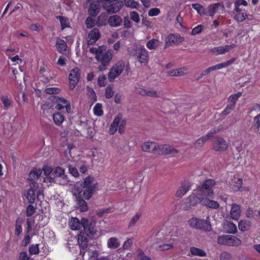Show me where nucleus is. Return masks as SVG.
Returning a JSON list of instances; mask_svg holds the SVG:
<instances>
[{"label":"nucleus","instance_id":"b1692460","mask_svg":"<svg viewBox=\"0 0 260 260\" xmlns=\"http://www.w3.org/2000/svg\"><path fill=\"white\" fill-rule=\"evenodd\" d=\"M55 47L59 53L62 54L66 53L68 46L66 42L64 40L57 38L55 43Z\"/></svg>","mask_w":260,"mask_h":260},{"label":"nucleus","instance_id":"f03ea898","mask_svg":"<svg viewBox=\"0 0 260 260\" xmlns=\"http://www.w3.org/2000/svg\"><path fill=\"white\" fill-rule=\"evenodd\" d=\"M89 52L95 54L96 60L101 62L104 66H107L112 58L111 51H106L104 47H91L89 49Z\"/></svg>","mask_w":260,"mask_h":260},{"label":"nucleus","instance_id":"3c124183","mask_svg":"<svg viewBox=\"0 0 260 260\" xmlns=\"http://www.w3.org/2000/svg\"><path fill=\"white\" fill-rule=\"evenodd\" d=\"M114 94V92L113 91V88L111 85H108L106 89L105 95L107 99H110L112 98Z\"/></svg>","mask_w":260,"mask_h":260},{"label":"nucleus","instance_id":"4be33fe9","mask_svg":"<svg viewBox=\"0 0 260 260\" xmlns=\"http://www.w3.org/2000/svg\"><path fill=\"white\" fill-rule=\"evenodd\" d=\"M68 224L72 230H78L82 227V219L80 221L77 217H72L69 218Z\"/></svg>","mask_w":260,"mask_h":260},{"label":"nucleus","instance_id":"a878e982","mask_svg":"<svg viewBox=\"0 0 260 260\" xmlns=\"http://www.w3.org/2000/svg\"><path fill=\"white\" fill-rule=\"evenodd\" d=\"M209 197H204L203 200V205L208 208L216 209L219 207V203L214 200L209 199Z\"/></svg>","mask_w":260,"mask_h":260},{"label":"nucleus","instance_id":"680f3d73","mask_svg":"<svg viewBox=\"0 0 260 260\" xmlns=\"http://www.w3.org/2000/svg\"><path fill=\"white\" fill-rule=\"evenodd\" d=\"M133 242V239H128L123 244V248L125 250L130 249Z\"/></svg>","mask_w":260,"mask_h":260},{"label":"nucleus","instance_id":"58836bf2","mask_svg":"<svg viewBox=\"0 0 260 260\" xmlns=\"http://www.w3.org/2000/svg\"><path fill=\"white\" fill-rule=\"evenodd\" d=\"M226 232L229 234H235L237 231V228L235 224L231 222H227L225 224Z\"/></svg>","mask_w":260,"mask_h":260},{"label":"nucleus","instance_id":"c756f323","mask_svg":"<svg viewBox=\"0 0 260 260\" xmlns=\"http://www.w3.org/2000/svg\"><path fill=\"white\" fill-rule=\"evenodd\" d=\"M155 144L156 143L153 142L148 141L143 144L141 148L143 151L153 153L156 147Z\"/></svg>","mask_w":260,"mask_h":260},{"label":"nucleus","instance_id":"c85d7f7f","mask_svg":"<svg viewBox=\"0 0 260 260\" xmlns=\"http://www.w3.org/2000/svg\"><path fill=\"white\" fill-rule=\"evenodd\" d=\"M242 180L240 178L234 177L230 183V187L234 191H238L242 187Z\"/></svg>","mask_w":260,"mask_h":260},{"label":"nucleus","instance_id":"9b49d317","mask_svg":"<svg viewBox=\"0 0 260 260\" xmlns=\"http://www.w3.org/2000/svg\"><path fill=\"white\" fill-rule=\"evenodd\" d=\"M95 224L94 221H89L84 218H82V227L86 235L90 238H93L96 234V230L95 228Z\"/></svg>","mask_w":260,"mask_h":260},{"label":"nucleus","instance_id":"37998d69","mask_svg":"<svg viewBox=\"0 0 260 260\" xmlns=\"http://www.w3.org/2000/svg\"><path fill=\"white\" fill-rule=\"evenodd\" d=\"M53 119L54 122L56 125H60L64 121V117L60 113L56 112L53 114Z\"/></svg>","mask_w":260,"mask_h":260},{"label":"nucleus","instance_id":"412c9836","mask_svg":"<svg viewBox=\"0 0 260 260\" xmlns=\"http://www.w3.org/2000/svg\"><path fill=\"white\" fill-rule=\"evenodd\" d=\"M190 189V185L189 183L187 181L183 182L177 189L176 192V196L177 198H181L186 194Z\"/></svg>","mask_w":260,"mask_h":260},{"label":"nucleus","instance_id":"f704fd0d","mask_svg":"<svg viewBox=\"0 0 260 260\" xmlns=\"http://www.w3.org/2000/svg\"><path fill=\"white\" fill-rule=\"evenodd\" d=\"M190 252L193 256L204 257L207 255L206 252L204 250L196 247H191L190 248Z\"/></svg>","mask_w":260,"mask_h":260},{"label":"nucleus","instance_id":"5fc2aeb1","mask_svg":"<svg viewBox=\"0 0 260 260\" xmlns=\"http://www.w3.org/2000/svg\"><path fill=\"white\" fill-rule=\"evenodd\" d=\"M60 91L57 87H49L45 89L44 92L47 94H53L58 93Z\"/></svg>","mask_w":260,"mask_h":260},{"label":"nucleus","instance_id":"423d86ee","mask_svg":"<svg viewBox=\"0 0 260 260\" xmlns=\"http://www.w3.org/2000/svg\"><path fill=\"white\" fill-rule=\"evenodd\" d=\"M218 244L229 246H238L241 244V240L232 235H221L217 239Z\"/></svg>","mask_w":260,"mask_h":260},{"label":"nucleus","instance_id":"6ab92c4d","mask_svg":"<svg viewBox=\"0 0 260 260\" xmlns=\"http://www.w3.org/2000/svg\"><path fill=\"white\" fill-rule=\"evenodd\" d=\"M122 119V116L121 115H118L114 119L113 122L110 125L109 128V133L111 135H113L117 130V127L121 122L120 126H123L125 122L124 120L121 121Z\"/></svg>","mask_w":260,"mask_h":260},{"label":"nucleus","instance_id":"cd10ccee","mask_svg":"<svg viewBox=\"0 0 260 260\" xmlns=\"http://www.w3.org/2000/svg\"><path fill=\"white\" fill-rule=\"evenodd\" d=\"M100 5L93 2L90 4L88 12L90 16L94 17L100 13Z\"/></svg>","mask_w":260,"mask_h":260},{"label":"nucleus","instance_id":"1a4fd4ad","mask_svg":"<svg viewBox=\"0 0 260 260\" xmlns=\"http://www.w3.org/2000/svg\"><path fill=\"white\" fill-rule=\"evenodd\" d=\"M155 146L153 153L155 154H175L179 152L178 150L168 145H158L156 144Z\"/></svg>","mask_w":260,"mask_h":260},{"label":"nucleus","instance_id":"ea45409f","mask_svg":"<svg viewBox=\"0 0 260 260\" xmlns=\"http://www.w3.org/2000/svg\"><path fill=\"white\" fill-rule=\"evenodd\" d=\"M209 139L206 135L199 138L194 143V146L196 148L202 147L204 144Z\"/></svg>","mask_w":260,"mask_h":260},{"label":"nucleus","instance_id":"a18cd8bd","mask_svg":"<svg viewBox=\"0 0 260 260\" xmlns=\"http://www.w3.org/2000/svg\"><path fill=\"white\" fill-rule=\"evenodd\" d=\"M141 213H137L135 215H134L132 218L131 219L129 224H128V229H130L131 228L134 226L135 225L137 222L138 221V220L140 219V217H141Z\"/></svg>","mask_w":260,"mask_h":260},{"label":"nucleus","instance_id":"bf43d9fd","mask_svg":"<svg viewBox=\"0 0 260 260\" xmlns=\"http://www.w3.org/2000/svg\"><path fill=\"white\" fill-rule=\"evenodd\" d=\"M160 13V10L157 8H153L150 9L148 12V15L150 17L158 15Z\"/></svg>","mask_w":260,"mask_h":260},{"label":"nucleus","instance_id":"774afa93","mask_svg":"<svg viewBox=\"0 0 260 260\" xmlns=\"http://www.w3.org/2000/svg\"><path fill=\"white\" fill-rule=\"evenodd\" d=\"M220 260H232V255L226 252H223L220 254Z\"/></svg>","mask_w":260,"mask_h":260},{"label":"nucleus","instance_id":"473e14b6","mask_svg":"<svg viewBox=\"0 0 260 260\" xmlns=\"http://www.w3.org/2000/svg\"><path fill=\"white\" fill-rule=\"evenodd\" d=\"M221 6V4L219 3L210 5L208 7V10L206 12V15L213 16L215 13L217 12L218 7Z\"/></svg>","mask_w":260,"mask_h":260},{"label":"nucleus","instance_id":"338daca9","mask_svg":"<svg viewBox=\"0 0 260 260\" xmlns=\"http://www.w3.org/2000/svg\"><path fill=\"white\" fill-rule=\"evenodd\" d=\"M253 125L256 128L260 127V113L253 118Z\"/></svg>","mask_w":260,"mask_h":260},{"label":"nucleus","instance_id":"6e6552de","mask_svg":"<svg viewBox=\"0 0 260 260\" xmlns=\"http://www.w3.org/2000/svg\"><path fill=\"white\" fill-rule=\"evenodd\" d=\"M125 62L119 61L115 63L110 70L108 75V78L110 82H113L114 79L118 77L124 69Z\"/></svg>","mask_w":260,"mask_h":260},{"label":"nucleus","instance_id":"f257e3e1","mask_svg":"<svg viewBox=\"0 0 260 260\" xmlns=\"http://www.w3.org/2000/svg\"><path fill=\"white\" fill-rule=\"evenodd\" d=\"M96 182L93 177L88 176L85 178L80 185L82 189H80L78 187L74 186L72 189L73 194L80 193V196H83L85 197L86 200L89 199L93 193L96 187Z\"/></svg>","mask_w":260,"mask_h":260},{"label":"nucleus","instance_id":"39448f33","mask_svg":"<svg viewBox=\"0 0 260 260\" xmlns=\"http://www.w3.org/2000/svg\"><path fill=\"white\" fill-rule=\"evenodd\" d=\"M189 225L193 228L206 232L211 231V225L210 222L204 219L197 217H192L188 220Z\"/></svg>","mask_w":260,"mask_h":260},{"label":"nucleus","instance_id":"ddd939ff","mask_svg":"<svg viewBox=\"0 0 260 260\" xmlns=\"http://www.w3.org/2000/svg\"><path fill=\"white\" fill-rule=\"evenodd\" d=\"M228 147L226 141L222 138L216 137L214 139L212 143L213 150L216 151L222 152L225 151Z\"/></svg>","mask_w":260,"mask_h":260},{"label":"nucleus","instance_id":"393cba45","mask_svg":"<svg viewBox=\"0 0 260 260\" xmlns=\"http://www.w3.org/2000/svg\"><path fill=\"white\" fill-rule=\"evenodd\" d=\"M241 213V207L239 205L236 204L232 205L230 214L232 219L238 220L240 216Z\"/></svg>","mask_w":260,"mask_h":260},{"label":"nucleus","instance_id":"4c0bfd02","mask_svg":"<svg viewBox=\"0 0 260 260\" xmlns=\"http://www.w3.org/2000/svg\"><path fill=\"white\" fill-rule=\"evenodd\" d=\"M186 71V69L184 68L171 70L168 72V75L172 77L180 76L184 75Z\"/></svg>","mask_w":260,"mask_h":260},{"label":"nucleus","instance_id":"9d476101","mask_svg":"<svg viewBox=\"0 0 260 260\" xmlns=\"http://www.w3.org/2000/svg\"><path fill=\"white\" fill-rule=\"evenodd\" d=\"M52 175L60 185H64L69 182L68 176L64 174V170L61 167H56L53 170Z\"/></svg>","mask_w":260,"mask_h":260},{"label":"nucleus","instance_id":"aec40b11","mask_svg":"<svg viewBox=\"0 0 260 260\" xmlns=\"http://www.w3.org/2000/svg\"><path fill=\"white\" fill-rule=\"evenodd\" d=\"M122 23V18L117 15H113L109 17L108 24L113 27H118L121 25Z\"/></svg>","mask_w":260,"mask_h":260},{"label":"nucleus","instance_id":"c03bdc74","mask_svg":"<svg viewBox=\"0 0 260 260\" xmlns=\"http://www.w3.org/2000/svg\"><path fill=\"white\" fill-rule=\"evenodd\" d=\"M191 6L192 8L196 10L200 15H206L205 8L202 5L199 4H192Z\"/></svg>","mask_w":260,"mask_h":260},{"label":"nucleus","instance_id":"49530a36","mask_svg":"<svg viewBox=\"0 0 260 260\" xmlns=\"http://www.w3.org/2000/svg\"><path fill=\"white\" fill-rule=\"evenodd\" d=\"M247 17L248 16L246 13L240 12L235 15L234 19L237 22H241L245 20Z\"/></svg>","mask_w":260,"mask_h":260},{"label":"nucleus","instance_id":"603ef678","mask_svg":"<svg viewBox=\"0 0 260 260\" xmlns=\"http://www.w3.org/2000/svg\"><path fill=\"white\" fill-rule=\"evenodd\" d=\"M87 94L88 98L91 103H94L96 101V96L92 88H89L88 89Z\"/></svg>","mask_w":260,"mask_h":260},{"label":"nucleus","instance_id":"13d9d810","mask_svg":"<svg viewBox=\"0 0 260 260\" xmlns=\"http://www.w3.org/2000/svg\"><path fill=\"white\" fill-rule=\"evenodd\" d=\"M137 254L140 260H151V258L146 255L144 252L141 249L137 250Z\"/></svg>","mask_w":260,"mask_h":260},{"label":"nucleus","instance_id":"f3484780","mask_svg":"<svg viewBox=\"0 0 260 260\" xmlns=\"http://www.w3.org/2000/svg\"><path fill=\"white\" fill-rule=\"evenodd\" d=\"M137 60L141 63H147L149 61L148 51L144 46H140L136 56Z\"/></svg>","mask_w":260,"mask_h":260},{"label":"nucleus","instance_id":"7c9ffc66","mask_svg":"<svg viewBox=\"0 0 260 260\" xmlns=\"http://www.w3.org/2000/svg\"><path fill=\"white\" fill-rule=\"evenodd\" d=\"M56 18L59 21L62 30L70 27V21L67 17L57 16Z\"/></svg>","mask_w":260,"mask_h":260},{"label":"nucleus","instance_id":"20e7f679","mask_svg":"<svg viewBox=\"0 0 260 260\" xmlns=\"http://www.w3.org/2000/svg\"><path fill=\"white\" fill-rule=\"evenodd\" d=\"M215 181L211 179L205 180L203 183L199 186L197 189L198 192L202 194L204 197H212L214 194Z\"/></svg>","mask_w":260,"mask_h":260},{"label":"nucleus","instance_id":"69168bd1","mask_svg":"<svg viewBox=\"0 0 260 260\" xmlns=\"http://www.w3.org/2000/svg\"><path fill=\"white\" fill-rule=\"evenodd\" d=\"M69 171L70 174L74 177H77L79 176V173L77 169L75 167L71 166H69Z\"/></svg>","mask_w":260,"mask_h":260},{"label":"nucleus","instance_id":"79ce46f5","mask_svg":"<svg viewBox=\"0 0 260 260\" xmlns=\"http://www.w3.org/2000/svg\"><path fill=\"white\" fill-rule=\"evenodd\" d=\"M22 220L19 217L18 218L15 222L14 234L16 236L20 235L22 232V228L21 226Z\"/></svg>","mask_w":260,"mask_h":260},{"label":"nucleus","instance_id":"864d4df0","mask_svg":"<svg viewBox=\"0 0 260 260\" xmlns=\"http://www.w3.org/2000/svg\"><path fill=\"white\" fill-rule=\"evenodd\" d=\"M63 101L64 102V105L62 106H60V107H59V106H55V108L57 110H61L64 108H66V111L68 113H69L71 111V105H70V102L66 100V99L64 100H63Z\"/></svg>","mask_w":260,"mask_h":260},{"label":"nucleus","instance_id":"bb28decb","mask_svg":"<svg viewBox=\"0 0 260 260\" xmlns=\"http://www.w3.org/2000/svg\"><path fill=\"white\" fill-rule=\"evenodd\" d=\"M108 16L106 13H102L97 18L96 25L98 27L106 26L108 24Z\"/></svg>","mask_w":260,"mask_h":260},{"label":"nucleus","instance_id":"4d7b16f0","mask_svg":"<svg viewBox=\"0 0 260 260\" xmlns=\"http://www.w3.org/2000/svg\"><path fill=\"white\" fill-rule=\"evenodd\" d=\"M124 4L126 7L132 8H136L138 6V2L134 0H124Z\"/></svg>","mask_w":260,"mask_h":260},{"label":"nucleus","instance_id":"de8ad7c7","mask_svg":"<svg viewBox=\"0 0 260 260\" xmlns=\"http://www.w3.org/2000/svg\"><path fill=\"white\" fill-rule=\"evenodd\" d=\"M210 51L216 55L224 54L223 46L214 47L210 50Z\"/></svg>","mask_w":260,"mask_h":260},{"label":"nucleus","instance_id":"0e129e2a","mask_svg":"<svg viewBox=\"0 0 260 260\" xmlns=\"http://www.w3.org/2000/svg\"><path fill=\"white\" fill-rule=\"evenodd\" d=\"M35 212V207L31 205L27 206L26 209V215L27 217H30Z\"/></svg>","mask_w":260,"mask_h":260},{"label":"nucleus","instance_id":"5701e85b","mask_svg":"<svg viewBox=\"0 0 260 260\" xmlns=\"http://www.w3.org/2000/svg\"><path fill=\"white\" fill-rule=\"evenodd\" d=\"M136 91L138 93L142 95H147L150 97L155 98L160 97V94L158 93L157 91L154 90H147L143 88H137Z\"/></svg>","mask_w":260,"mask_h":260},{"label":"nucleus","instance_id":"a211bd4d","mask_svg":"<svg viewBox=\"0 0 260 260\" xmlns=\"http://www.w3.org/2000/svg\"><path fill=\"white\" fill-rule=\"evenodd\" d=\"M80 193L73 194L76 198V206L81 211L85 212L88 209L87 203L84 199L85 197L83 196H80Z\"/></svg>","mask_w":260,"mask_h":260},{"label":"nucleus","instance_id":"2eb2a0df","mask_svg":"<svg viewBox=\"0 0 260 260\" xmlns=\"http://www.w3.org/2000/svg\"><path fill=\"white\" fill-rule=\"evenodd\" d=\"M101 37V34L99 28L94 27L91 29L87 36L86 41L89 45H93Z\"/></svg>","mask_w":260,"mask_h":260},{"label":"nucleus","instance_id":"8fccbe9b","mask_svg":"<svg viewBox=\"0 0 260 260\" xmlns=\"http://www.w3.org/2000/svg\"><path fill=\"white\" fill-rule=\"evenodd\" d=\"M93 112L95 115L101 116L103 115V111L102 109V104L97 103L93 108Z\"/></svg>","mask_w":260,"mask_h":260},{"label":"nucleus","instance_id":"09e8293b","mask_svg":"<svg viewBox=\"0 0 260 260\" xmlns=\"http://www.w3.org/2000/svg\"><path fill=\"white\" fill-rule=\"evenodd\" d=\"M28 251L31 255H36L39 254L40 252L39 244H32L29 246L28 248Z\"/></svg>","mask_w":260,"mask_h":260},{"label":"nucleus","instance_id":"e433bc0d","mask_svg":"<svg viewBox=\"0 0 260 260\" xmlns=\"http://www.w3.org/2000/svg\"><path fill=\"white\" fill-rule=\"evenodd\" d=\"M251 226V222L247 220H242L238 223L239 229L242 232L248 231Z\"/></svg>","mask_w":260,"mask_h":260},{"label":"nucleus","instance_id":"c9c22d12","mask_svg":"<svg viewBox=\"0 0 260 260\" xmlns=\"http://www.w3.org/2000/svg\"><path fill=\"white\" fill-rule=\"evenodd\" d=\"M37 188L38 187L34 188L30 186V188L28 189L26 198L29 203H33L35 202L36 199L35 191Z\"/></svg>","mask_w":260,"mask_h":260},{"label":"nucleus","instance_id":"a19ab883","mask_svg":"<svg viewBox=\"0 0 260 260\" xmlns=\"http://www.w3.org/2000/svg\"><path fill=\"white\" fill-rule=\"evenodd\" d=\"M140 47L136 44H132L127 47V52L128 54L133 56H136L139 50Z\"/></svg>","mask_w":260,"mask_h":260},{"label":"nucleus","instance_id":"72a5a7b5","mask_svg":"<svg viewBox=\"0 0 260 260\" xmlns=\"http://www.w3.org/2000/svg\"><path fill=\"white\" fill-rule=\"evenodd\" d=\"M160 43L158 39H152L147 42L146 46L149 50H154L159 46Z\"/></svg>","mask_w":260,"mask_h":260},{"label":"nucleus","instance_id":"7ed1b4c3","mask_svg":"<svg viewBox=\"0 0 260 260\" xmlns=\"http://www.w3.org/2000/svg\"><path fill=\"white\" fill-rule=\"evenodd\" d=\"M109 14H115L119 11L123 6V2L118 0H98Z\"/></svg>","mask_w":260,"mask_h":260},{"label":"nucleus","instance_id":"0eeeda50","mask_svg":"<svg viewBox=\"0 0 260 260\" xmlns=\"http://www.w3.org/2000/svg\"><path fill=\"white\" fill-rule=\"evenodd\" d=\"M204 196L201 194L197 190H195L186 199V205L184 207L185 210H188L191 207L195 206L198 203H201L203 205V200Z\"/></svg>","mask_w":260,"mask_h":260},{"label":"nucleus","instance_id":"dca6fc26","mask_svg":"<svg viewBox=\"0 0 260 260\" xmlns=\"http://www.w3.org/2000/svg\"><path fill=\"white\" fill-rule=\"evenodd\" d=\"M184 41V38L179 34H171L165 39L164 49H166L170 46L176 43H182Z\"/></svg>","mask_w":260,"mask_h":260},{"label":"nucleus","instance_id":"2f4dec72","mask_svg":"<svg viewBox=\"0 0 260 260\" xmlns=\"http://www.w3.org/2000/svg\"><path fill=\"white\" fill-rule=\"evenodd\" d=\"M120 242L116 237H111L107 240V247L111 249H115L119 247Z\"/></svg>","mask_w":260,"mask_h":260},{"label":"nucleus","instance_id":"f8f14e48","mask_svg":"<svg viewBox=\"0 0 260 260\" xmlns=\"http://www.w3.org/2000/svg\"><path fill=\"white\" fill-rule=\"evenodd\" d=\"M42 173V171L40 169L34 168L31 170L28 174V181L29 183L30 186L32 187H38V183L36 182L41 175Z\"/></svg>","mask_w":260,"mask_h":260},{"label":"nucleus","instance_id":"4468645a","mask_svg":"<svg viewBox=\"0 0 260 260\" xmlns=\"http://www.w3.org/2000/svg\"><path fill=\"white\" fill-rule=\"evenodd\" d=\"M80 77V70L78 68L73 69L69 74L70 88L73 89L78 84Z\"/></svg>","mask_w":260,"mask_h":260},{"label":"nucleus","instance_id":"e2e57ef3","mask_svg":"<svg viewBox=\"0 0 260 260\" xmlns=\"http://www.w3.org/2000/svg\"><path fill=\"white\" fill-rule=\"evenodd\" d=\"M173 247V243H169V244H163L160 245L158 247V249L160 250H169Z\"/></svg>","mask_w":260,"mask_h":260},{"label":"nucleus","instance_id":"052dcab7","mask_svg":"<svg viewBox=\"0 0 260 260\" xmlns=\"http://www.w3.org/2000/svg\"><path fill=\"white\" fill-rule=\"evenodd\" d=\"M131 19L136 23L140 21V18L138 13L136 11H132L129 14Z\"/></svg>","mask_w":260,"mask_h":260},{"label":"nucleus","instance_id":"6e6d98bb","mask_svg":"<svg viewBox=\"0 0 260 260\" xmlns=\"http://www.w3.org/2000/svg\"><path fill=\"white\" fill-rule=\"evenodd\" d=\"M85 23L86 27L88 28H92L95 24V21L91 17L89 16L87 17V18L86 19Z\"/></svg>","mask_w":260,"mask_h":260}]
</instances>
